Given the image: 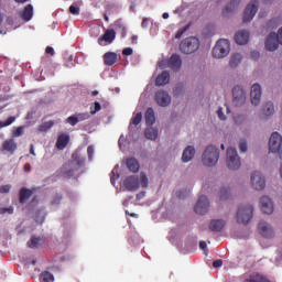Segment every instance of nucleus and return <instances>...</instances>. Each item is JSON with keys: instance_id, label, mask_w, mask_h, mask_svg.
Returning <instances> with one entry per match:
<instances>
[{"instance_id": "nucleus-1", "label": "nucleus", "mask_w": 282, "mask_h": 282, "mask_svg": "<svg viewBox=\"0 0 282 282\" xmlns=\"http://www.w3.org/2000/svg\"><path fill=\"white\" fill-rule=\"evenodd\" d=\"M139 186L143 188L149 187V177H147L144 173H141L139 177L128 176L123 180V187L130 192L137 191Z\"/></svg>"}, {"instance_id": "nucleus-2", "label": "nucleus", "mask_w": 282, "mask_h": 282, "mask_svg": "<svg viewBox=\"0 0 282 282\" xmlns=\"http://www.w3.org/2000/svg\"><path fill=\"white\" fill-rule=\"evenodd\" d=\"M230 53V42L228 39H219L215 47L212 48V57L215 59H223Z\"/></svg>"}, {"instance_id": "nucleus-3", "label": "nucleus", "mask_w": 282, "mask_h": 282, "mask_svg": "<svg viewBox=\"0 0 282 282\" xmlns=\"http://www.w3.org/2000/svg\"><path fill=\"white\" fill-rule=\"evenodd\" d=\"M219 161V150L215 145H208L203 152V166L213 167Z\"/></svg>"}, {"instance_id": "nucleus-4", "label": "nucleus", "mask_w": 282, "mask_h": 282, "mask_svg": "<svg viewBox=\"0 0 282 282\" xmlns=\"http://www.w3.org/2000/svg\"><path fill=\"white\" fill-rule=\"evenodd\" d=\"M253 218V206L241 205L237 209V224L249 225V221Z\"/></svg>"}, {"instance_id": "nucleus-5", "label": "nucleus", "mask_w": 282, "mask_h": 282, "mask_svg": "<svg viewBox=\"0 0 282 282\" xmlns=\"http://www.w3.org/2000/svg\"><path fill=\"white\" fill-rule=\"evenodd\" d=\"M240 165L241 162L239 161V155H237V150L228 148V150H226V166L228 170L237 171Z\"/></svg>"}, {"instance_id": "nucleus-6", "label": "nucleus", "mask_w": 282, "mask_h": 282, "mask_svg": "<svg viewBox=\"0 0 282 282\" xmlns=\"http://www.w3.org/2000/svg\"><path fill=\"white\" fill-rule=\"evenodd\" d=\"M199 42L197 37H185L183 42H181V53L185 55L194 54V52L198 51Z\"/></svg>"}, {"instance_id": "nucleus-7", "label": "nucleus", "mask_w": 282, "mask_h": 282, "mask_svg": "<svg viewBox=\"0 0 282 282\" xmlns=\"http://www.w3.org/2000/svg\"><path fill=\"white\" fill-rule=\"evenodd\" d=\"M183 62L180 59V55L173 54L167 61L160 62V68L164 69L166 67L171 68L173 72L180 70V66H182Z\"/></svg>"}, {"instance_id": "nucleus-8", "label": "nucleus", "mask_w": 282, "mask_h": 282, "mask_svg": "<svg viewBox=\"0 0 282 282\" xmlns=\"http://www.w3.org/2000/svg\"><path fill=\"white\" fill-rule=\"evenodd\" d=\"M258 10H259V1L252 0L251 2H249L243 12V18H242L243 23H250V21L254 19V15L257 14Z\"/></svg>"}, {"instance_id": "nucleus-9", "label": "nucleus", "mask_w": 282, "mask_h": 282, "mask_svg": "<svg viewBox=\"0 0 282 282\" xmlns=\"http://www.w3.org/2000/svg\"><path fill=\"white\" fill-rule=\"evenodd\" d=\"M282 137L279 132L271 133L269 138V152L278 153L281 150Z\"/></svg>"}, {"instance_id": "nucleus-10", "label": "nucleus", "mask_w": 282, "mask_h": 282, "mask_svg": "<svg viewBox=\"0 0 282 282\" xmlns=\"http://www.w3.org/2000/svg\"><path fill=\"white\" fill-rule=\"evenodd\" d=\"M243 102H246V93H243L241 86H235V88H232V104L240 107Z\"/></svg>"}, {"instance_id": "nucleus-11", "label": "nucleus", "mask_w": 282, "mask_h": 282, "mask_svg": "<svg viewBox=\"0 0 282 282\" xmlns=\"http://www.w3.org/2000/svg\"><path fill=\"white\" fill-rule=\"evenodd\" d=\"M209 208V202L207 200V197L200 196L198 197V202L196 203V206H194V213L196 215H205L207 214V209Z\"/></svg>"}, {"instance_id": "nucleus-12", "label": "nucleus", "mask_w": 282, "mask_h": 282, "mask_svg": "<svg viewBox=\"0 0 282 282\" xmlns=\"http://www.w3.org/2000/svg\"><path fill=\"white\" fill-rule=\"evenodd\" d=\"M282 45V37H267L264 41V50L268 52H274Z\"/></svg>"}, {"instance_id": "nucleus-13", "label": "nucleus", "mask_w": 282, "mask_h": 282, "mask_svg": "<svg viewBox=\"0 0 282 282\" xmlns=\"http://www.w3.org/2000/svg\"><path fill=\"white\" fill-rule=\"evenodd\" d=\"M251 186H253L256 191L264 189V176H262L260 172H254L253 175H251Z\"/></svg>"}, {"instance_id": "nucleus-14", "label": "nucleus", "mask_w": 282, "mask_h": 282, "mask_svg": "<svg viewBox=\"0 0 282 282\" xmlns=\"http://www.w3.org/2000/svg\"><path fill=\"white\" fill-rule=\"evenodd\" d=\"M155 102L160 107H167L171 104V97L166 91L158 90V93H155Z\"/></svg>"}, {"instance_id": "nucleus-15", "label": "nucleus", "mask_w": 282, "mask_h": 282, "mask_svg": "<svg viewBox=\"0 0 282 282\" xmlns=\"http://www.w3.org/2000/svg\"><path fill=\"white\" fill-rule=\"evenodd\" d=\"M260 210L264 215H271L273 213V205L268 196H262V198H260Z\"/></svg>"}, {"instance_id": "nucleus-16", "label": "nucleus", "mask_w": 282, "mask_h": 282, "mask_svg": "<svg viewBox=\"0 0 282 282\" xmlns=\"http://www.w3.org/2000/svg\"><path fill=\"white\" fill-rule=\"evenodd\" d=\"M262 96V89L259 84L251 86V105H260V97Z\"/></svg>"}, {"instance_id": "nucleus-17", "label": "nucleus", "mask_w": 282, "mask_h": 282, "mask_svg": "<svg viewBox=\"0 0 282 282\" xmlns=\"http://www.w3.org/2000/svg\"><path fill=\"white\" fill-rule=\"evenodd\" d=\"M45 246V238L37 237V236H32L30 238V241H28V248L30 249H40Z\"/></svg>"}, {"instance_id": "nucleus-18", "label": "nucleus", "mask_w": 282, "mask_h": 282, "mask_svg": "<svg viewBox=\"0 0 282 282\" xmlns=\"http://www.w3.org/2000/svg\"><path fill=\"white\" fill-rule=\"evenodd\" d=\"M33 192L26 187L21 188L20 192H18V202L21 204H26L28 200L32 197Z\"/></svg>"}, {"instance_id": "nucleus-19", "label": "nucleus", "mask_w": 282, "mask_h": 282, "mask_svg": "<svg viewBox=\"0 0 282 282\" xmlns=\"http://www.w3.org/2000/svg\"><path fill=\"white\" fill-rule=\"evenodd\" d=\"M224 226H226V223L221 219L212 220L209 221V231L221 232V230H224Z\"/></svg>"}, {"instance_id": "nucleus-20", "label": "nucleus", "mask_w": 282, "mask_h": 282, "mask_svg": "<svg viewBox=\"0 0 282 282\" xmlns=\"http://www.w3.org/2000/svg\"><path fill=\"white\" fill-rule=\"evenodd\" d=\"M143 119L145 120V126L151 127L155 124V111L153 108L145 109V115H143Z\"/></svg>"}, {"instance_id": "nucleus-21", "label": "nucleus", "mask_w": 282, "mask_h": 282, "mask_svg": "<svg viewBox=\"0 0 282 282\" xmlns=\"http://www.w3.org/2000/svg\"><path fill=\"white\" fill-rule=\"evenodd\" d=\"M23 21H32V17H34V7L32 4H28L20 14Z\"/></svg>"}, {"instance_id": "nucleus-22", "label": "nucleus", "mask_w": 282, "mask_h": 282, "mask_svg": "<svg viewBox=\"0 0 282 282\" xmlns=\"http://www.w3.org/2000/svg\"><path fill=\"white\" fill-rule=\"evenodd\" d=\"M17 150V144L13 139L4 140L2 142V151L9 152V154L13 155V152Z\"/></svg>"}, {"instance_id": "nucleus-23", "label": "nucleus", "mask_w": 282, "mask_h": 282, "mask_svg": "<svg viewBox=\"0 0 282 282\" xmlns=\"http://www.w3.org/2000/svg\"><path fill=\"white\" fill-rule=\"evenodd\" d=\"M68 141H69V137L66 133H62L59 134V137H57V150L63 151L64 149H66V147L68 145Z\"/></svg>"}, {"instance_id": "nucleus-24", "label": "nucleus", "mask_w": 282, "mask_h": 282, "mask_svg": "<svg viewBox=\"0 0 282 282\" xmlns=\"http://www.w3.org/2000/svg\"><path fill=\"white\" fill-rule=\"evenodd\" d=\"M245 282H271L267 276L261 273H251Z\"/></svg>"}, {"instance_id": "nucleus-25", "label": "nucleus", "mask_w": 282, "mask_h": 282, "mask_svg": "<svg viewBox=\"0 0 282 282\" xmlns=\"http://www.w3.org/2000/svg\"><path fill=\"white\" fill-rule=\"evenodd\" d=\"M78 117L70 116V117L66 118V123L70 124L72 127H75V124H77V122H79L80 120L89 119V115H87V113L78 115Z\"/></svg>"}, {"instance_id": "nucleus-26", "label": "nucleus", "mask_w": 282, "mask_h": 282, "mask_svg": "<svg viewBox=\"0 0 282 282\" xmlns=\"http://www.w3.org/2000/svg\"><path fill=\"white\" fill-rule=\"evenodd\" d=\"M258 231L264 238H269V236H271V229L269 228V225L264 221H260L258 224Z\"/></svg>"}, {"instance_id": "nucleus-27", "label": "nucleus", "mask_w": 282, "mask_h": 282, "mask_svg": "<svg viewBox=\"0 0 282 282\" xmlns=\"http://www.w3.org/2000/svg\"><path fill=\"white\" fill-rule=\"evenodd\" d=\"M169 84V72L164 70L155 78V86L162 87Z\"/></svg>"}, {"instance_id": "nucleus-28", "label": "nucleus", "mask_w": 282, "mask_h": 282, "mask_svg": "<svg viewBox=\"0 0 282 282\" xmlns=\"http://www.w3.org/2000/svg\"><path fill=\"white\" fill-rule=\"evenodd\" d=\"M241 0H231L223 11V14H228L230 12H235L239 8Z\"/></svg>"}, {"instance_id": "nucleus-29", "label": "nucleus", "mask_w": 282, "mask_h": 282, "mask_svg": "<svg viewBox=\"0 0 282 282\" xmlns=\"http://www.w3.org/2000/svg\"><path fill=\"white\" fill-rule=\"evenodd\" d=\"M105 66H112L116 64V53L107 52L102 55Z\"/></svg>"}, {"instance_id": "nucleus-30", "label": "nucleus", "mask_w": 282, "mask_h": 282, "mask_svg": "<svg viewBox=\"0 0 282 282\" xmlns=\"http://www.w3.org/2000/svg\"><path fill=\"white\" fill-rule=\"evenodd\" d=\"M126 166L128 167V171L132 173L139 172V162L134 158H130L126 161Z\"/></svg>"}, {"instance_id": "nucleus-31", "label": "nucleus", "mask_w": 282, "mask_h": 282, "mask_svg": "<svg viewBox=\"0 0 282 282\" xmlns=\"http://www.w3.org/2000/svg\"><path fill=\"white\" fill-rule=\"evenodd\" d=\"M195 153L196 151L194 150V147H187V149L183 151V162L188 163L189 161H192V159H194Z\"/></svg>"}, {"instance_id": "nucleus-32", "label": "nucleus", "mask_w": 282, "mask_h": 282, "mask_svg": "<svg viewBox=\"0 0 282 282\" xmlns=\"http://www.w3.org/2000/svg\"><path fill=\"white\" fill-rule=\"evenodd\" d=\"M145 139L155 141L158 139V130L154 128H148L143 131Z\"/></svg>"}, {"instance_id": "nucleus-33", "label": "nucleus", "mask_w": 282, "mask_h": 282, "mask_svg": "<svg viewBox=\"0 0 282 282\" xmlns=\"http://www.w3.org/2000/svg\"><path fill=\"white\" fill-rule=\"evenodd\" d=\"M53 126H55V122H54L53 120H51V121H45V122H43V123H41V124L39 126V132L45 133V132H47L50 129H52Z\"/></svg>"}, {"instance_id": "nucleus-34", "label": "nucleus", "mask_w": 282, "mask_h": 282, "mask_svg": "<svg viewBox=\"0 0 282 282\" xmlns=\"http://www.w3.org/2000/svg\"><path fill=\"white\" fill-rule=\"evenodd\" d=\"M41 282H54L55 281V276L53 275V273H50L47 271H43V273H41L40 275Z\"/></svg>"}, {"instance_id": "nucleus-35", "label": "nucleus", "mask_w": 282, "mask_h": 282, "mask_svg": "<svg viewBox=\"0 0 282 282\" xmlns=\"http://www.w3.org/2000/svg\"><path fill=\"white\" fill-rule=\"evenodd\" d=\"M239 63H241V54L239 53L232 54V56L230 57V67L235 68L239 65Z\"/></svg>"}, {"instance_id": "nucleus-36", "label": "nucleus", "mask_w": 282, "mask_h": 282, "mask_svg": "<svg viewBox=\"0 0 282 282\" xmlns=\"http://www.w3.org/2000/svg\"><path fill=\"white\" fill-rule=\"evenodd\" d=\"M264 116L269 117L273 115V104L267 102L264 104V107L262 108Z\"/></svg>"}, {"instance_id": "nucleus-37", "label": "nucleus", "mask_w": 282, "mask_h": 282, "mask_svg": "<svg viewBox=\"0 0 282 282\" xmlns=\"http://www.w3.org/2000/svg\"><path fill=\"white\" fill-rule=\"evenodd\" d=\"M72 159H73V162H75V165H77L78 167L85 164V159L80 158L77 153H73Z\"/></svg>"}, {"instance_id": "nucleus-38", "label": "nucleus", "mask_w": 282, "mask_h": 282, "mask_svg": "<svg viewBox=\"0 0 282 282\" xmlns=\"http://www.w3.org/2000/svg\"><path fill=\"white\" fill-rule=\"evenodd\" d=\"M116 37H100L98 39V45L105 47L113 42Z\"/></svg>"}, {"instance_id": "nucleus-39", "label": "nucleus", "mask_w": 282, "mask_h": 282, "mask_svg": "<svg viewBox=\"0 0 282 282\" xmlns=\"http://www.w3.org/2000/svg\"><path fill=\"white\" fill-rule=\"evenodd\" d=\"M14 121H15V117H9V118H7V120L0 121V129L7 128V127L13 124Z\"/></svg>"}, {"instance_id": "nucleus-40", "label": "nucleus", "mask_w": 282, "mask_h": 282, "mask_svg": "<svg viewBox=\"0 0 282 282\" xmlns=\"http://www.w3.org/2000/svg\"><path fill=\"white\" fill-rule=\"evenodd\" d=\"M25 129V127H18L15 128V130H13V132L11 133V135L13 138H21L23 135V130Z\"/></svg>"}, {"instance_id": "nucleus-41", "label": "nucleus", "mask_w": 282, "mask_h": 282, "mask_svg": "<svg viewBox=\"0 0 282 282\" xmlns=\"http://www.w3.org/2000/svg\"><path fill=\"white\" fill-rule=\"evenodd\" d=\"M229 191L228 188L224 187L221 191H219V199L226 200L228 199Z\"/></svg>"}, {"instance_id": "nucleus-42", "label": "nucleus", "mask_w": 282, "mask_h": 282, "mask_svg": "<svg viewBox=\"0 0 282 282\" xmlns=\"http://www.w3.org/2000/svg\"><path fill=\"white\" fill-rule=\"evenodd\" d=\"M237 45H246L249 43V37H234Z\"/></svg>"}, {"instance_id": "nucleus-43", "label": "nucleus", "mask_w": 282, "mask_h": 282, "mask_svg": "<svg viewBox=\"0 0 282 282\" xmlns=\"http://www.w3.org/2000/svg\"><path fill=\"white\" fill-rule=\"evenodd\" d=\"M68 10L70 14H74L75 17H78V14H80V7L72 4Z\"/></svg>"}, {"instance_id": "nucleus-44", "label": "nucleus", "mask_w": 282, "mask_h": 282, "mask_svg": "<svg viewBox=\"0 0 282 282\" xmlns=\"http://www.w3.org/2000/svg\"><path fill=\"white\" fill-rule=\"evenodd\" d=\"M189 29H191V23H188L187 25L181 28V29L176 32L175 36H182V35H184L185 32H187V30H189Z\"/></svg>"}, {"instance_id": "nucleus-45", "label": "nucleus", "mask_w": 282, "mask_h": 282, "mask_svg": "<svg viewBox=\"0 0 282 282\" xmlns=\"http://www.w3.org/2000/svg\"><path fill=\"white\" fill-rule=\"evenodd\" d=\"M4 214L12 215L13 207H0V215H4Z\"/></svg>"}, {"instance_id": "nucleus-46", "label": "nucleus", "mask_w": 282, "mask_h": 282, "mask_svg": "<svg viewBox=\"0 0 282 282\" xmlns=\"http://www.w3.org/2000/svg\"><path fill=\"white\" fill-rule=\"evenodd\" d=\"M159 28H160V24L158 22H152L150 28V33L158 34Z\"/></svg>"}, {"instance_id": "nucleus-47", "label": "nucleus", "mask_w": 282, "mask_h": 282, "mask_svg": "<svg viewBox=\"0 0 282 282\" xmlns=\"http://www.w3.org/2000/svg\"><path fill=\"white\" fill-rule=\"evenodd\" d=\"M141 122V112L134 115V117L132 118V124L137 126Z\"/></svg>"}, {"instance_id": "nucleus-48", "label": "nucleus", "mask_w": 282, "mask_h": 282, "mask_svg": "<svg viewBox=\"0 0 282 282\" xmlns=\"http://www.w3.org/2000/svg\"><path fill=\"white\" fill-rule=\"evenodd\" d=\"M100 102L96 101L94 102V110H91V115L95 116L98 111H100Z\"/></svg>"}, {"instance_id": "nucleus-49", "label": "nucleus", "mask_w": 282, "mask_h": 282, "mask_svg": "<svg viewBox=\"0 0 282 282\" xmlns=\"http://www.w3.org/2000/svg\"><path fill=\"white\" fill-rule=\"evenodd\" d=\"M221 265H224V262L220 259L212 262V268L218 269V268H221Z\"/></svg>"}, {"instance_id": "nucleus-50", "label": "nucleus", "mask_w": 282, "mask_h": 282, "mask_svg": "<svg viewBox=\"0 0 282 282\" xmlns=\"http://www.w3.org/2000/svg\"><path fill=\"white\" fill-rule=\"evenodd\" d=\"M11 189V185H2L0 186V194H7Z\"/></svg>"}, {"instance_id": "nucleus-51", "label": "nucleus", "mask_w": 282, "mask_h": 282, "mask_svg": "<svg viewBox=\"0 0 282 282\" xmlns=\"http://www.w3.org/2000/svg\"><path fill=\"white\" fill-rule=\"evenodd\" d=\"M87 155L89 158V161H91L94 159V147L89 145V148H87Z\"/></svg>"}, {"instance_id": "nucleus-52", "label": "nucleus", "mask_w": 282, "mask_h": 282, "mask_svg": "<svg viewBox=\"0 0 282 282\" xmlns=\"http://www.w3.org/2000/svg\"><path fill=\"white\" fill-rule=\"evenodd\" d=\"M149 23H151V19L143 18V20L141 22V28H149Z\"/></svg>"}, {"instance_id": "nucleus-53", "label": "nucleus", "mask_w": 282, "mask_h": 282, "mask_svg": "<svg viewBox=\"0 0 282 282\" xmlns=\"http://www.w3.org/2000/svg\"><path fill=\"white\" fill-rule=\"evenodd\" d=\"M239 152L246 153V141L243 140L239 142Z\"/></svg>"}, {"instance_id": "nucleus-54", "label": "nucleus", "mask_w": 282, "mask_h": 282, "mask_svg": "<svg viewBox=\"0 0 282 282\" xmlns=\"http://www.w3.org/2000/svg\"><path fill=\"white\" fill-rule=\"evenodd\" d=\"M198 248H200V250H203L205 254H207V243H205V241H200L198 243Z\"/></svg>"}, {"instance_id": "nucleus-55", "label": "nucleus", "mask_w": 282, "mask_h": 282, "mask_svg": "<svg viewBox=\"0 0 282 282\" xmlns=\"http://www.w3.org/2000/svg\"><path fill=\"white\" fill-rule=\"evenodd\" d=\"M102 36H116V31L113 29H109Z\"/></svg>"}, {"instance_id": "nucleus-56", "label": "nucleus", "mask_w": 282, "mask_h": 282, "mask_svg": "<svg viewBox=\"0 0 282 282\" xmlns=\"http://www.w3.org/2000/svg\"><path fill=\"white\" fill-rule=\"evenodd\" d=\"M59 202H62V195L57 194L55 198H53V205H59Z\"/></svg>"}, {"instance_id": "nucleus-57", "label": "nucleus", "mask_w": 282, "mask_h": 282, "mask_svg": "<svg viewBox=\"0 0 282 282\" xmlns=\"http://www.w3.org/2000/svg\"><path fill=\"white\" fill-rule=\"evenodd\" d=\"M217 116L219 117V120H221V121L226 120V116L224 115V111L221 108H219V110H217Z\"/></svg>"}, {"instance_id": "nucleus-58", "label": "nucleus", "mask_w": 282, "mask_h": 282, "mask_svg": "<svg viewBox=\"0 0 282 282\" xmlns=\"http://www.w3.org/2000/svg\"><path fill=\"white\" fill-rule=\"evenodd\" d=\"M235 36H250V32L243 30V31L236 33Z\"/></svg>"}, {"instance_id": "nucleus-59", "label": "nucleus", "mask_w": 282, "mask_h": 282, "mask_svg": "<svg viewBox=\"0 0 282 282\" xmlns=\"http://www.w3.org/2000/svg\"><path fill=\"white\" fill-rule=\"evenodd\" d=\"M123 56H131L132 55V48L126 47L122 51Z\"/></svg>"}, {"instance_id": "nucleus-60", "label": "nucleus", "mask_w": 282, "mask_h": 282, "mask_svg": "<svg viewBox=\"0 0 282 282\" xmlns=\"http://www.w3.org/2000/svg\"><path fill=\"white\" fill-rule=\"evenodd\" d=\"M45 54L53 56V55H55V50L51 46L45 47Z\"/></svg>"}, {"instance_id": "nucleus-61", "label": "nucleus", "mask_w": 282, "mask_h": 282, "mask_svg": "<svg viewBox=\"0 0 282 282\" xmlns=\"http://www.w3.org/2000/svg\"><path fill=\"white\" fill-rule=\"evenodd\" d=\"M251 58L258 61V58H260V53L258 51L251 52Z\"/></svg>"}, {"instance_id": "nucleus-62", "label": "nucleus", "mask_w": 282, "mask_h": 282, "mask_svg": "<svg viewBox=\"0 0 282 282\" xmlns=\"http://www.w3.org/2000/svg\"><path fill=\"white\" fill-rule=\"evenodd\" d=\"M64 175H65L66 177H72V176H73V170H67V171H65V172H64Z\"/></svg>"}, {"instance_id": "nucleus-63", "label": "nucleus", "mask_w": 282, "mask_h": 282, "mask_svg": "<svg viewBox=\"0 0 282 282\" xmlns=\"http://www.w3.org/2000/svg\"><path fill=\"white\" fill-rule=\"evenodd\" d=\"M7 23L9 25H14V19H12V17L7 18Z\"/></svg>"}, {"instance_id": "nucleus-64", "label": "nucleus", "mask_w": 282, "mask_h": 282, "mask_svg": "<svg viewBox=\"0 0 282 282\" xmlns=\"http://www.w3.org/2000/svg\"><path fill=\"white\" fill-rule=\"evenodd\" d=\"M144 195H145L144 192L137 194V200H141V198H143Z\"/></svg>"}]
</instances>
